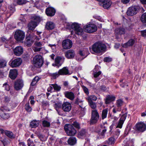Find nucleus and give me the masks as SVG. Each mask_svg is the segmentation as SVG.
Instances as JSON below:
<instances>
[{
    "mask_svg": "<svg viewBox=\"0 0 146 146\" xmlns=\"http://www.w3.org/2000/svg\"><path fill=\"white\" fill-rule=\"evenodd\" d=\"M126 115L125 114H124L122 115L121 116V117H120V118L119 119V120H120L122 121H123L124 122V121L126 119Z\"/></svg>",
    "mask_w": 146,
    "mask_h": 146,
    "instance_id": "5fc2aeb1",
    "label": "nucleus"
},
{
    "mask_svg": "<svg viewBox=\"0 0 146 146\" xmlns=\"http://www.w3.org/2000/svg\"><path fill=\"white\" fill-rule=\"evenodd\" d=\"M97 98L96 96L94 95H92L90 96L88 98V102H90V100L91 101H92V100L95 101L97 100Z\"/></svg>",
    "mask_w": 146,
    "mask_h": 146,
    "instance_id": "c03bdc74",
    "label": "nucleus"
},
{
    "mask_svg": "<svg viewBox=\"0 0 146 146\" xmlns=\"http://www.w3.org/2000/svg\"><path fill=\"white\" fill-rule=\"evenodd\" d=\"M0 132L1 133H4L5 134L10 138H12L13 137V133L9 131H5L3 129H0Z\"/></svg>",
    "mask_w": 146,
    "mask_h": 146,
    "instance_id": "a878e982",
    "label": "nucleus"
},
{
    "mask_svg": "<svg viewBox=\"0 0 146 146\" xmlns=\"http://www.w3.org/2000/svg\"><path fill=\"white\" fill-rule=\"evenodd\" d=\"M71 104L68 102L64 103L62 105V110L65 112L69 111L71 109Z\"/></svg>",
    "mask_w": 146,
    "mask_h": 146,
    "instance_id": "f3484780",
    "label": "nucleus"
},
{
    "mask_svg": "<svg viewBox=\"0 0 146 146\" xmlns=\"http://www.w3.org/2000/svg\"><path fill=\"white\" fill-rule=\"evenodd\" d=\"M86 132L84 129H82L79 133V135L80 136H82L85 135Z\"/></svg>",
    "mask_w": 146,
    "mask_h": 146,
    "instance_id": "de8ad7c7",
    "label": "nucleus"
},
{
    "mask_svg": "<svg viewBox=\"0 0 146 146\" xmlns=\"http://www.w3.org/2000/svg\"><path fill=\"white\" fill-rule=\"evenodd\" d=\"M101 74V71H99L97 72H95L94 74V77L97 78Z\"/></svg>",
    "mask_w": 146,
    "mask_h": 146,
    "instance_id": "4d7b16f0",
    "label": "nucleus"
},
{
    "mask_svg": "<svg viewBox=\"0 0 146 146\" xmlns=\"http://www.w3.org/2000/svg\"><path fill=\"white\" fill-rule=\"evenodd\" d=\"M39 77L37 76L35 77L33 80V81H34L35 82H37L39 80Z\"/></svg>",
    "mask_w": 146,
    "mask_h": 146,
    "instance_id": "338daca9",
    "label": "nucleus"
},
{
    "mask_svg": "<svg viewBox=\"0 0 146 146\" xmlns=\"http://www.w3.org/2000/svg\"><path fill=\"white\" fill-rule=\"evenodd\" d=\"M121 110V108L117 107V106L115 107L113 109V112L115 113L118 112H120Z\"/></svg>",
    "mask_w": 146,
    "mask_h": 146,
    "instance_id": "58836bf2",
    "label": "nucleus"
},
{
    "mask_svg": "<svg viewBox=\"0 0 146 146\" xmlns=\"http://www.w3.org/2000/svg\"><path fill=\"white\" fill-rule=\"evenodd\" d=\"M114 139L113 137H111L109 138L108 142L109 143H112L114 142Z\"/></svg>",
    "mask_w": 146,
    "mask_h": 146,
    "instance_id": "864d4df0",
    "label": "nucleus"
},
{
    "mask_svg": "<svg viewBox=\"0 0 146 146\" xmlns=\"http://www.w3.org/2000/svg\"><path fill=\"white\" fill-rule=\"evenodd\" d=\"M38 137L40 139V140L42 141H43L44 140V136L43 135L40 134L38 135Z\"/></svg>",
    "mask_w": 146,
    "mask_h": 146,
    "instance_id": "052dcab7",
    "label": "nucleus"
},
{
    "mask_svg": "<svg viewBox=\"0 0 146 146\" xmlns=\"http://www.w3.org/2000/svg\"><path fill=\"white\" fill-rule=\"evenodd\" d=\"M22 62L21 59L17 58L13 60L10 64V65L12 67H16L20 66Z\"/></svg>",
    "mask_w": 146,
    "mask_h": 146,
    "instance_id": "2eb2a0df",
    "label": "nucleus"
},
{
    "mask_svg": "<svg viewBox=\"0 0 146 146\" xmlns=\"http://www.w3.org/2000/svg\"><path fill=\"white\" fill-rule=\"evenodd\" d=\"M9 8L10 10L12 12H13L15 11V9L14 6L12 7L11 5H10L9 7Z\"/></svg>",
    "mask_w": 146,
    "mask_h": 146,
    "instance_id": "e2e57ef3",
    "label": "nucleus"
},
{
    "mask_svg": "<svg viewBox=\"0 0 146 146\" xmlns=\"http://www.w3.org/2000/svg\"><path fill=\"white\" fill-rule=\"evenodd\" d=\"M32 49L35 52H39L42 50L41 48L36 47V46L34 45H33V46L32 47Z\"/></svg>",
    "mask_w": 146,
    "mask_h": 146,
    "instance_id": "ea45409f",
    "label": "nucleus"
},
{
    "mask_svg": "<svg viewBox=\"0 0 146 146\" xmlns=\"http://www.w3.org/2000/svg\"><path fill=\"white\" fill-rule=\"evenodd\" d=\"M130 0H121V2L124 4L127 3Z\"/></svg>",
    "mask_w": 146,
    "mask_h": 146,
    "instance_id": "680f3d73",
    "label": "nucleus"
},
{
    "mask_svg": "<svg viewBox=\"0 0 146 146\" xmlns=\"http://www.w3.org/2000/svg\"><path fill=\"white\" fill-rule=\"evenodd\" d=\"M64 129L68 135L74 136L76 133V131L72 125H66Z\"/></svg>",
    "mask_w": 146,
    "mask_h": 146,
    "instance_id": "39448f33",
    "label": "nucleus"
},
{
    "mask_svg": "<svg viewBox=\"0 0 146 146\" xmlns=\"http://www.w3.org/2000/svg\"><path fill=\"white\" fill-rule=\"evenodd\" d=\"M17 71L15 69L11 70L9 72V76L12 79H14L17 77Z\"/></svg>",
    "mask_w": 146,
    "mask_h": 146,
    "instance_id": "393cba45",
    "label": "nucleus"
},
{
    "mask_svg": "<svg viewBox=\"0 0 146 146\" xmlns=\"http://www.w3.org/2000/svg\"><path fill=\"white\" fill-rule=\"evenodd\" d=\"M25 37V33L21 30L17 31L15 34V38L17 41L23 42V40Z\"/></svg>",
    "mask_w": 146,
    "mask_h": 146,
    "instance_id": "0eeeda50",
    "label": "nucleus"
},
{
    "mask_svg": "<svg viewBox=\"0 0 146 146\" xmlns=\"http://www.w3.org/2000/svg\"><path fill=\"white\" fill-rule=\"evenodd\" d=\"M108 110L106 109L102 111V119H103L106 118Z\"/></svg>",
    "mask_w": 146,
    "mask_h": 146,
    "instance_id": "72a5a7b5",
    "label": "nucleus"
},
{
    "mask_svg": "<svg viewBox=\"0 0 146 146\" xmlns=\"http://www.w3.org/2000/svg\"><path fill=\"white\" fill-rule=\"evenodd\" d=\"M72 41L69 39L64 40L62 43V46L64 49H68L70 48L72 46Z\"/></svg>",
    "mask_w": 146,
    "mask_h": 146,
    "instance_id": "f8f14e48",
    "label": "nucleus"
},
{
    "mask_svg": "<svg viewBox=\"0 0 146 146\" xmlns=\"http://www.w3.org/2000/svg\"><path fill=\"white\" fill-rule=\"evenodd\" d=\"M42 125L44 127H48L50 126V123L47 121L44 120L42 122Z\"/></svg>",
    "mask_w": 146,
    "mask_h": 146,
    "instance_id": "c9c22d12",
    "label": "nucleus"
},
{
    "mask_svg": "<svg viewBox=\"0 0 146 146\" xmlns=\"http://www.w3.org/2000/svg\"><path fill=\"white\" fill-rule=\"evenodd\" d=\"M106 46L103 42L98 41L94 43L92 46V49L95 52L100 53L105 51Z\"/></svg>",
    "mask_w": 146,
    "mask_h": 146,
    "instance_id": "f257e3e1",
    "label": "nucleus"
},
{
    "mask_svg": "<svg viewBox=\"0 0 146 146\" xmlns=\"http://www.w3.org/2000/svg\"><path fill=\"white\" fill-rule=\"evenodd\" d=\"M40 21L37 20V19H34L33 20L31 21L29 23L28 25V27L29 29L33 30L37 26L40 22Z\"/></svg>",
    "mask_w": 146,
    "mask_h": 146,
    "instance_id": "ddd939ff",
    "label": "nucleus"
},
{
    "mask_svg": "<svg viewBox=\"0 0 146 146\" xmlns=\"http://www.w3.org/2000/svg\"><path fill=\"white\" fill-rule=\"evenodd\" d=\"M7 75L6 73H4L3 72L0 70V77L3 78L4 76H6Z\"/></svg>",
    "mask_w": 146,
    "mask_h": 146,
    "instance_id": "6e6d98bb",
    "label": "nucleus"
},
{
    "mask_svg": "<svg viewBox=\"0 0 146 146\" xmlns=\"http://www.w3.org/2000/svg\"><path fill=\"white\" fill-rule=\"evenodd\" d=\"M123 101L121 99H119L117 101L116 105L117 107L121 108L123 104Z\"/></svg>",
    "mask_w": 146,
    "mask_h": 146,
    "instance_id": "f704fd0d",
    "label": "nucleus"
},
{
    "mask_svg": "<svg viewBox=\"0 0 146 146\" xmlns=\"http://www.w3.org/2000/svg\"><path fill=\"white\" fill-rule=\"evenodd\" d=\"M135 42V40L133 39H130L127 42L123 44V47L127 48L130 46H132Z\"/></svg>",
    "mask_w": 146,
    "mask_h": 146,
    "instance_id": "cd10ccee",
    "label": "nucleus"
},
{
    "mask_svg": "<svg viewBox=\"0 0 146 146\" xmlns=\"http://www.w3.org/2000/svg\"><path fill=\"white\" fill-rule=\"evenodd\" d=\"M72 125L76 129H80V124L77 122L76 121H74L73 122Z\"/></svg>",
    "mask_w": 146,
    "mask_h": 146,
    "instance_id": "79ce46f5",
    "label": "nucleus"
},
{
    "mask_svg": "<svg viewBox=\"0 0 146 146\" xmlns=\"http://www.w3.org/2000/svg\"><path fill=\"white\" fill-rule=\"evenodd\" d=\"M33 42L34 41L31 38L28 36L26 37L25 40L24 42V43L25 45L29 47L31 46Z\"/></svg>",
    "mask_w": 146,
    "mask_h": 146,
    "instance_id": "aec40b11",
    "label": "nucleus"
},
{
    "mask_svg": "<svg viewBox=\"0 0 146 146\" xmlns=\"http://www.w3.org/2000/svg\"><path fill=\"white\" fill-rule=\"evenodd\" d=\"M88 102L91 108L92 109H94V110H96L95 109L97 107L96 103L92 101H91V100L90 102Z\"/></svg>",
    "mask_w": 146,
    "mask_h": 146,
    "instance_id": "e433bc0d",
    "label": "nucleus"
},
{
    "mask_svg": "<svg viewBox=\"0 0 146 146\" xmlns=\"http://www.w3.org/2000/svg\"><path fill=\"white\" fill-rule=\"evenodd\" d=\"M33 141L30 139H29L28 140V146H30L32 143H33Z\"/></svg>",
    "mask_w": 146,
    "mask_h": 146,
    "instance_id": "69168bd1",
    "label": "nucleus"
},
{
    "mask_svg": "<svg viewBox=\"0 0 146 146\" xmlns=\"http://www.w3.org/2000/svg\"><path fill=\"white\" fill-rule=\"evenodd\" d=\"M44 42L43 41H36L34 45L36 46V47H39V48H41L42 49L43 48V46H44Z\"/></svg>",
    "mask_w": 146,
    "mask_h": 146,
    "instance_id": "7c9ffc66",
    "label": "nucleus"
},
{
    "mask_svg": "<svg viewBox=\"0 0 146 146\" xmlns=\"http://www.w3.org/2000/svg\"><path fill=\"white\" fill-rule=\"evenodd\" d=\"M62 105L61 103H58L55 104L54 105V107L56 108V110H57V109L60 108L61 107Z\"/></svg>",
    "mask_w": 146,
    "mask_h": 146,
    "instance_id": "3c124183",
    "label": "nucleus"
},
{
    "mask_svg": "<svg viewBox=\"0 0 146 146\" xmlns=\"http://www.w3.org/2000/svg\"><path fill=\"white\" fill-rule=\"evenodd\" d=\"M139 9V7L137 6H134L130 7L127 11V14L128 16H133L137 13Z\"/></svg>",
    "mask_w": 146,
    "mask_h": 146,
    "instance_id": "1a4fd4ad",
    "label": "nucleus"
},
{
    "mask_svg": "<svg viewBox=\"0 0 146 146\" xmlns=\"http://www.w3.org/2000/svg\"><path fill=\"white\" fill-rule=\"evenodd\" d=\"M3 87L5 88V90L7 91H8L10 90L9 86L7 83L4 84Z\"/></svg>",
    "mask_w": 146,
    "mask_h": 146,
    "instance_id": "49530a36",
    "label": "nucleus"
},
{
    "mask_svg": "<svg viewBox=\"0 0 146 146\" xmlns=\"http://www.w3.org/2000/svg\"><path fill=\"white\" fill-rule=\"evenodd\" d=\"M61 58L60 57H57L55 59V65L59 67L61 66L62 64L60 63Z\"/></svg>",
    "mask_w": 146,
    "mask_h": 146,
    "instance_id": "2f4dec72",
    "label": "nucleus"
},
{
    "mask_svg": "<svg viewBox=\"0 0 146 146\" xmlns=\"http://www.w3.org/2000/svg\"><path fill=\"white\" fill-rule=\"evenodd\" d=\"M25 109L28 112H31L32 109L29 105V103H27L25 105Z\"/></svg>",
    "mask_w": 146,
    "mask_h": 146,
    "instance_id": "4c0bfd02",
    "label": "nucleus"
},
{
    "mask_svg": "<svg viewBox=\"0 0 146 146\" xmlns=\"http://www.w3.org/2000/svg\"><path fill=\"white\" fill-rule=\"evenodd\" d=\"M104 60L105 62H109L111 61L112 59L109 57H106L104 58Z\"/></svg>",
    "mask_w": 146,
    "mask_h": 146,
    "instance_id": "8fccbe9b",
    "label": "nucleus"
},
{
    "mask_svg": "<svg viewBox=\"0 0 146 146\" xmlns=\"http://www.w3.org/2000/svg\"><path fill=\"white\" fill-rule=\"evenodd\" d=\"M52 86L54 90L56 91H59L60 90L61 87L60 86L56 84H51L50 85Z\"/></svg>",
    "mask_w": 146,
    "mask_h": 146,
    "instance_id": "473e14b6",
    "label": "nucleus"
},
{
    "mask_svg": "<svg viewBox=\"0 0 146 146\" xmlns=\"http://www.w3.org/2000/svg\"><path fill=\"white\" fill-rule=\"evenodd\" d=\"M27 1L26 0H17V3L19 5H22L26 3Z\"/></svg>",
    "mask_w": 146,
    "mask_h": 146,
    "instance_id": "a18cd8bd",
    "label": "nucleus"
},
{
    "mask_svg": "<svg viewBox=\"0 0 146 146\" xmlns=\"http://www.w3.org/2000/svg\"><path fill=\"white\" fill-rule=\"evenodd\" d=\"M115 97V96L112 95H108L107 96L105 100V103L106 104H108L111 102L114 101Z\"/></svg>",
    "mask_w": 146,
    "mask_h": 146,
    "instance_id": "b1692460",
    "label": "nucleus"
},
{
    "mask_svg": "<svg viewBox=\"0 0 146 146\" xmlns=\"http://www.w3.org/2000/svg\"><path fill=\"white\" fill-rule=\"evenodd\" d=\"M53 88V87L52 86L50 85V86L48 87L47 89V91L48 92H51V91L52 90Z\"/></svg>",
    "mask_w": 146,
    "mask_h": 146,
    "instance_id": "0e129e2a",
    "label": "nucleus"
},
{
    "mask_svg": "<svg viewBox=\"0 0 146 146\" xmlns=\"http://www.w3.org/2000/svg\"><path fill=\"white\" fill-rule=\"evenodd\" d=\"M111 3L110 0H101L98 3L100 6L105 9H108L110 7Z\"/></svg>",
    "mask_w": 146,
    "mask_h": 146,
    "instance_id": "9b49d317",
    "label": "nucleus"
},
{
    "mask_svg": "<svg viewBox=\"0 0 146 146\" xmlns=\"http://www.w3.org/2000/svg\"><path fill=\"white\" fill-rule=\"evenodd\" d=\"M65 97L71 100H74V95L73 92H71L66 91L64 93Z\"/></svg>",
    "mask_w": 146,
    "mask_h": 146,
    "instance_id": "4be33fe9",
    "label": "nucleus"
},
{
    "mask_svg": "<svg viewBox=\"0 0 146 146\" xmlns=\"http://www.w3.org/2000/svg\"><path fill=\"white\" fill-rule=\"evenodd\" d=\"M75 55V52L72 49L68 50L65 52V56L68 59L72 58H74Z\"/></svg>",
    "mask_w": 146,
    "mask_h": 146,
    "instance_id": "dca6fc26",
    "label": "nucleus"
},
{
    "mask_svg": "<svg viewBox=\"0 0 146 146\" xmlns=\"http://www.w3.org/2000/svg\"><path fill=\"white\" fill-rule=\"evenodd\" d=\"M84 28L86 32L89 33L95 32L97 30V26L93 24H88L84 26Z\"/></svg>",
    "mask_w": 146,
    "mask_h": 146,
    "instance_id": "6e6552de",
    "label": "nucleus"
},
{
    "mask_svg": "<svg viewBox=\"0 0 146 146\" xmlns=\"http://www.w3.org/2000/svg\"><path fill=\"white\" fill-rule=\"evenodd\" d=\"M59 73L60 75H70L68 68L67 67H64L62 69L59 70Z\"/></svg>",
    "mask_w": 146,
    "mask_h": 146,
    "instance_id": "a211bd4d",
    "label": "nucleus"
},
{
    "mask_svg": "<svg viewBox=\"0 0 146 146\" xmlns=\"http://www.w3.org/2000/svg\"><path fill=\"white\" fill-rule=\"evenodd\" d=\"M124 122L119 120L118 124L117 126V127H118L121 128L122 127V125Z\"/></svg>",
    "mask_w": 146,
    "mask_h": 146,
    "instance_id": "09e8293b",
    "label": "nucleus"
},
{
    "mask_svg": "<svg viewBox=\"0 0 146 146\" xmlns=\"http://www.w3.org/2000/svg\"><path fill=\"white\" fill-rule=\"evenodd\" d=\"M71 27L77 35H82L83 34V29L78 23H73L71 25Z\"/></svg>",
    "mask_w": 146,
    "mask_h": 146,
    "instance_id": "7ed1b4c3",
    "label": "nucleus"
},
{
    "mask_svg": "<svg viewBox=\"0 0 146 146\" xmlns=\"http://www.w3.org/2000/svg\"><path fill=\"white\" fill-rule=\"evenodd\" d=\"M50 75L54 79H56L57 77H58L60 75L59 74V71H58V72L51 73L50 74Z\"/></svg>",
    "mask_w": 146,
    "mask_h": 146,
    "instance_id": "37998d69",
    "label": "nucleus"
},
{
    "mask_svg": "<svg viewBox=\"0 0 146 146\" xmlns=\"http://www.w3.org/2000/svg\"><path fill=\"white\" fill-rule=\"evenodd\" d=\"M76 142V139L75 137H70L68 140V143L70 145H75Z\"/></svg>",
    "mask_w": 146,
    "mask_h": 146,
    "instance_id": "c85d7f7f",
    "label": "nucleus"
},
{
    "mask_svg": "<svg viewBox=\"0 0 146 146\" xmlns=\"http://www.w3.org/2000/svg\"><path fill=\"white\" fill-rule=\"evenodd\" d=\"M115 32L116 34L121 35L125 33V30L123 28L119 27L115 29Z\"/></svg>",
    "mask_w": 146,
    "mask_h": 146,
    "instance_id": "bb28decb",
    "label": "nucleus"
},
{
    "mask_svg": "<svg viewBox=\"0 0 146 146\" xmlns=\"http://www.w3.org/2000/svg\"><path fill=\"white\" fill-rule=\"evenodd\" d=\"M33 62L35 67L37 68H40L43 63L42 56L40 55H36L34 58Z\"/></svg>",
    "mask_w": 146,
    "mask_h": 146,
    "instance_id": "423d86ee",
    "label": "nucleus"
},
{
    "mask_svg": "<svg viewBox=\"0 0 146 146\" xmlns=\"http://www.w3.org/2000/svg\"><path fill=\"white\" fill-rule=\"evenodd\" d=\"M9 110L6 107H1L0 109V116L4 119H7L9 118L10 115L8 113Z\"/></svg>",
    "mask_w": 146,
    "mask_h": 146,
    "instance_id": "20e7f679",
    "label": "nucleus"
},
{
    "mask_svg": "<svg viewBox=\"0 0 146 146\" xmlns=\"http://www.w3.org/2000/svg\"><path fill=\"white\" fill-rule=\"evenodd\" d=\"M39 124V121L35 120L32 121L31 122L30 126L32 128H35L38 126Z\"/></svg>",
    "mask_w": 146,
    "mask_h": 146,
    "instance_id": "c756f323",
    "label": "nucleus"
},
{
    "mask_svg": "<svg viewBox=\"0 0 146 146\" xmlns=\"http://www.w3.org/2000/svg\"><path fill=\"white\" fill-rule=\"evenodd\" d=\"M24 86L23 81L21 79L16 81L15 83L14 88L17 90L21 89Z\"/></svg>",
    "mask_w": 146,
    "mask_h": 146,
    "instance_id": "4468645a",
    "label": "nucleus"
},
{
    "mask_svg": "<svg viewBox=\"0 0 146 146\" xmlns=\"http://www.w3.org/2000/svg\"><path fill=\"white\" fill-rule=\"evenodd\" d=\"M7 62L4 60H0V68L4 67L6 66Z\"/></svg>",
    "mask_w": 146,
    "mask_h": 146,
    "instance_id": "a19ab883",
    "label": "nucleus"
},
{
    "mask_svg": "<svg viewBox=\"0 0 146 146\" xmlns=\"http://www.w3.org/2000/svg\"><path fill=\"white\" fill-rule=\"evenodd\" d=\"M55 25L51 21L47 22L45 25V28L48 30H52L55 27Z\"/></svg>",
    "mask_w": 146,
    "mask_h": 146,
    "instance_id": "5701e85b",
    "label": "nucleus"
},
{
    "mask_svg": "<svg viewBox=\"0 0 146 146\" xmlns=\"http://www.w3.org/2000/svg\"><path fill=\"white\" fill-rule=\"evenodd\" d=\"M141 36L144 37H146V30H144L141 31Z\"/></svg>",
    "mask_w": 146,
    "mask_h": 146,
    "instance_id": "13d9d810",
    "label": "nucleus"
},
{
    "mask_svg": "<svg viewBox=\"0 0 146 146\" xmlns=\"http://www.w3.org/2000/svg\"><path fill=\"white\" fill-rule=\"evenodd\" d=\"M42 106L43 107L49 106V105L48 102L45 101H43L42 102Z\"/></svg>",
    "mask_w": 146,
    "mask_h": 146,
    "instance_id": "603ef678",
    "label": "nucleus"
},
{
    "mask_svg": "<svg viewBox=\"0 0 146 146\" xmlns=\"http://www.w3.org/2000/svg\"><path fill=\"white\" fill-rule=\"evenodd\" d=\"M23 48L21 46H17L14 50V53L16 56H19L23 53Z\"/></svg>",
    "mask_w": 146,
    "mask_h": 146,
    "instance_id": "6ab92c4d",
    "label": "nucleus"
},
{
    "mask_svg": "<svg viewBox=\"0 0 146 146\" xmlns=\"http://www.w3.org/2000/svg\"><path fill=\"white\" fill-rule=\"evenodd\" d=\"M141 18H146V13H145L142 15Z\"/></svg>",
    "mask_w": 146,
    "mask_h": 146,
    "instance_id": "774afa93",
    "label": "nucleus"
},
{
    "mask_svg": "<svg viewBox=\"0 0 146 146\" xmlns=\"http://www.w3.org/2000/svg\"><path fill=\"white\" fill-rule=\"evenodd\" d=\"M46 13L48 16L52 17L54 15L55 13V10L53 8L49 7L46 9Z\"/></svg>",
    "mask_w": 146,
    "mask_h": 146,
    "instance_id": "412c9836",
    "label": "nucleus"
},
{
    "mask_svg": "<svg viewBox=\"0 0 146 146\" xmlns=\"http://www.w3.org/2000/svg\"><path fill=\"white\" fill-rule=\"evenodd\" d=\"M83 89L84 92L86 94H89L88 89L87 88H86L84 86L83 87Z\"/></svg>",
    "mask_w": 146,
    "mask_h": 146,
    "instance_id": "bf43d9fd",
    "label": "nucleus"
},
{
    "mask_svg": "<svg viewBox=\"0 0 146 146\" xmlns=\"http://www.w3.org/2000/svg\"><path fill=\"white\" fill-rule=\"evenodd\" d=\"M136 130L138 132H143L146 130V124L143 122H139L135 125Z\"/></svg>",
    "mask_w": 146,
    "mask_h": 146,
    "instance_id": "9d476101",
    "label": "nucleus"
},
{
    "mask_svg": "<svg viewBox=\"0 0 146 146\" xmlns=\"http://www.w3.org/2000/svg\"><path fill=\"white\" fill-rule=\"evenodd\" d=\"M100 115L97 110L92 111L91 117L90 121V124L93 125L96 123L99 119Z\"/></svg>",
    "mask_w": 146,
    "mask_h": 146,
    "instance_id": "f03ea898",
    "label": "nucleus"
}]
</instances>
